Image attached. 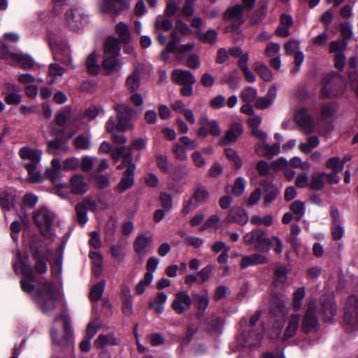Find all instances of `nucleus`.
Segmentation results:
<instances>
[{
    "instance_id": "obj_1",
    "label": "nucleus",
    "mask_w": 358,
    "mask_h": 358,
    "mask_svg": "<svg viewBox=\"0 0 358 358\" xmlns=\"http://www.w3.org/2000/svg\"><path fill=\"white\" fill-rule=\"evenodd\" d=\"M33 297L43 313L52 311L59 298V291L50 281L40 284V287L34 293Z\"/></svg>"
},
{
    "instance_id": "obj_2",
    "label": "nucleus",
    "mask_w": 358,
    "mask_h": 358,
    "mask_svg": "<svg viewBox=\"0 0 358 358\" xmlns=\"http://www.w3.org/2000/svg\"><path fill=\"white\" fill-rule=\"evenodd\" d=\"M33 218L43 236L50 238L54 236L56 215L53 211L46 207L40 208L34 212Z\"/></svg>"
},
{
    "instance_id": "obj_3",
    "label": "nucleus",
    "mask_w": 358,
    "mask_h": 358,
    "mask_svg": "<svg viewBox=\"0 0 358 358\" xmlns=\"http://www.w3.org/2000/svg\"><path fill=\"white\" fill-rule=\"evenodd\" d=\"M31 250L35 260V270L39 274L47 272L46 262L50 255L49 250L43 241L35 240L31 244Z\"/></svg>"
},
{
    "instance_id": "obj_4",
    "label": "nucleus",
    "mask_w": 358,
    "mask_h": 358,
    "mask_svg": "<svg viewBox=\"0 0 358 358\" xmlns=\"http://www.w3.org/2000/svg\"><path fill=\"white\" fill-rule=\"evenodd\" d=\"M344 324L349 331H358V296L348 297L344 308Z\"/></svg>"
},
{
    "instance_id": "obj_5",
    "label": "nucleus",
    "mask_w": 358,
    "mask_h": 358,
    "mask_svg": "<svg viewBox=\"0 0 358 358\" xmlns=\"http://www.w3.org/2000/svg\"><path fill=\"white\" fill-rule=\"evenodd\" d=\"M243 242L245 245H253L257 250L266 253L269 252L272 245L271 239L261 229H256L247 233L243 236Z\"/></svg>"
},
{
    "instance_id": "obj_6",
    "label": "nucleus",
    "mask_w": 358,
    "mask_h": 358,
    "mask_svg": "<svg viewBox=\"0 0 358 358\" xmlns=\"http://www.w3.org/2000/svg\"><path fill=\"white\" fill-rule=\"evenodd\" d=\"M341 77L337 73L332 72L325 75L321 81V96L324 98H332L340 92L339 84Z\"/></svg>"
},
{
    "instance_id": "obj_7",
    "label": "nucleus",
    "mask_w": 358,
    "mask_h": 358,
    "mask_svg": "<svg viewBox=\"0 0 358 358\" xmlns=\"http://www.w3.org/2000/svg\"><path fill=\"white\" fill-rule=\"evenodd\" d=\"M316 311V302L310 301L301 323V330L305 334L316 332L319 330L320 324Z\"/></svg>"
},
{
    "instance_id": "obj_8",
    "label": "nucleus",
    "mask_w": 358,
    "mask_h": 358,
    "mask_svg": "<svg viewBox=\"0 0 358 358\" xmlns=\"http://www.w3.org/2000/svg\"><path fill=\"white\" fill-rule=\"evenodd\" d=\"M347 43L343 40L333 41L329 43V52L334 61V66L339 71H343L345 65V55Z\"/></svg>"
},
{
    "instance_id": "obj_9",
    "label": "nucleus",
    "mask_w": 358,
    "mask_h": 358,
    "mask_svg": "<svg viewBox=\"0 0 358 358\" xmlns=\"http://www.w3.org/2000/svg\"><path fill=\"white\" fill-rule=\"evenodd\" d=\"M293 118L294 122L302 129L303 133L310 134L313 132L314 122L306 108L303 107L296 108L294 110Z\"/></svg>"
},
{
    "instance_id": "obj_10",
    "label": "nucleus",
    "mask_w": 358,
    "mask_h": 358,
    "mask_svg": "<svg viewBox=\"0 0 358 358\" xmlns=\"http://www.w3.org/2000/svg\"><path fill=\"white\" fill-rule=\"evenodd\" d=\"M129 5L126 0H101L99 3V11L103 14L112 13L115 17L118 16L124 10H127Z\"/></svg>"
},
{
    "instance_id": "obj_11",
    "label": "nucleus",
    "mask_w": 358,
    "mask_h": 358,
    "mask_svg": "<svg viewBox=\"0 0 358 358\" xmlns=\"http://www.w3.org/2000/svg\"><path fill=\"white\" fill-rule=\"evenodd\" d=\"M209 198V192L202 186L198 187L194 192L192 198L184 206L182 213L188 214L191 210L195 209L199 206L204 203Z\"/></svg>"
},
{
    "instance_id": "obj_12",
    "label": "nucleus",
    "mask_w": 358,
    "mask_h": 358,
    "mask_svg": "<svg viewBox=\"0 0 358 358\" xmlns=\"http://www.w3.org/2000/svg\"><path fill=\"white\" fill-rule=\"evenodd\" d=\"M96 202L91 198L86 197L82 202L78 203L76 206V219L81 225H85L88 220L87 211H96Z\"/></svg>"
},
{
    "instance_id": "obj_13",
    "label": "nucleus",
    "mask_w": 358,
    "mask_h": 358,
    "mask_svg": "<svg viewBox=\"0 0 358 358\" xmlns=\"http://www.w3.org/2000/svg\"><path fill=\"white\" fill-rule=\"evenodd\" d=\"M50 46L53 51L54 59L56 62H59L64 65L69 64L72 68L71 50L66 44L58 45L52 41L50 42Z\"/></svg>"
},
{
    "instance_id": "obj_14",
    "label": "nucleus",
    "mask_w": 358,
    "mask_h": 358,
    "mask_svg": "<svg viewBox=\"0 0 358 358\" xmlns=\"http://www.w3.org/2000/svg\"><path fill=\"white\" fill-rule=\"evenodd\" d=\"M62 163L58 159H53L51 161V166L45 169V174L46 177L59 189L66 187V183H59L62 177Z\"/></svg>"
},
{
    "instance_id": "obj_15",
    "label": "nucleus",
    "mask_w": 358,
    "mask_h": 358,
    "mask_svg": "<svg viewBox=\"0 0 358 358\" xmlns=\"http://www.w3.org/2000/svg\"><path fill=\"white\" fill-rule=\"evenodd\" d=\"M338 179L334 173H314L309 182V187L314 190L321 189L326 183L336 184Z\"/></svg>"
},
{
    "instance_id": "obj_16",
    "label": "nucleus",
    "mask_w": 358,
    "mask_h": 358,
    "mask_svg": "<svg viewBox=\"0 0 358 358\" xmlns=\"http://www.w3.org/2000/svg\"><path fill=\"white\" fill-rule=\"evenodd\" d=\"M62 320L64 322V336L61 342L57 341V331L56 329L52 328L51 329L50 334L52 338V341L54 343H57L58 344L62 345H69L72 342L73 340V331L70 327V321L69 316L65 314H61L60 315L55 317V321H57L59 320Z\"/></svg>"
},
{
    "instance_id": "obj_17",
    "label": "nucleus",
    "mask_w": 358,
    "mask_h": 358,
    "mask_svg": "<svg viewBox=\"0 0 358 358\" xmlns=\"http://www.w3.org/2000/svg\"><path fill=\"white\" fill-rule=\"evenodd\" d=\"M171 79L173 83L179 85H193L196 82L191 72L183 69L173 70L171 73Z\"/></svg>"
},
{
    "instance_id": "obj_18",
    "label": "nucleus",
    "mask_w": 358,
    "mask_h": 358,
    "mask_svg": "<svg viewBox=\"0 0 358 358\" xmlns=\"http://www.w3.org/2000/svg\"><path fill=\"white\" fill-rule=\"evenodd\" d=\"M191 304L192 299L187 292H180L172 302V308L178 314H182L190 308Z\"/></svg>"
},
{
    "instance_id": "obj_19",
    "label": "nucleus",
    "mask_w": 358,
    "mask_h": 358,
    "mask_svg": "<svg viewBox=\"0 0 358 358\" xmlns=\"http://www.w3.org/2000/svg\"><path fill=\"white\" fill-rule=\"evenodd\" d=\"M322 310L324 320L330 322L336 313V306L332 294H325L321 299Z\"/></svg>"
},
{
    "instance_id": "obj_20",
    "label": "nucleus",
    "mask_w": 358,
    "mask_h": 358,
    "mask_svg": "<svg viewBox=\"0 0 358 358\" xmlns=\"http://www.w3.org/2000/svg\"><path fill=\"white\" fill-rule=\"evenodd\" d=\"M243 132V125L238 122H233L230 124L229 129L225 132V134L220 139V142L224 145L236 142L237 139L241 136Z\"/></svg>"
},
{
    "instance_id": "obj_21",
    "label": "nucleus",
    "mask_w": 358,
    "mask_h": 358,
    "mask_svg": "<svg viewBox=\"0 0 358 358\" xmlns=\"http://www.w3.org/2000/svg\"><path fill=\"white\" fill-rule=\"evenodd\" d=\"M143 66L141 64L134 66V70L129 74L125 81V86L130 92H137L141 86V72Z\"/></svg>"
},
{
    "instance_id": "obj_22",
    "label": "nucleus",
    "mask_w": 358,
    "mask_h": 358,
    "mask_svg": "<svg viewBox=\"0 0 358 358\" xmlns=\"http://www.w3.org/2000/svg\"><path fill=\"white\" fill-rule=\"evenodd\" d=\"M280 150V143L269 145L266 141H260L255 145V152L261 157H272L279 154Z\"/></svg>"
},
{
    "instance_id": "obj_23",
    "label": "nucleus",
    "mask_w": 358,
    "mask_h": 358,
    "mask_svg": "<svg viewBox=\"0 0 358 358\" xmlns=\"http://www.w3.org/2000/svg\"><path fill=\"white\" fill-rule=\"evenodd\" d=\"M83 16L80 10L71 9L66 13L67 25L72 30L76 31L83 27Z\"/></svg>"
},
{
    "instance_id": "obj_24",
    "label": "nucleus",
    "mask_w": 358,
    "mask_h": 358,
    "mask_svg": "<svg viewBox=\"0 0 358 358\" xmlns=\"http://www.w3.org/2000/svg\"><path fill=\"white\" fill-rule=\"evenodd\" d=\"M278 87L271 86L265 96L259 97L255 101V107L258 109H266L271 106L277 96Z\"/></svg>"
},
{
    "instance_id": "obj_25",
    "label": "nucleus",
    "mask_w": 358,
    "mask_h": 358,
    "mask_svg": "<svg viewBox=\"0 0 358 358\" xmlns=\"http://www.w3.org/2000/svg\"><path fill=\"white\" fill-rule=\"evenodd\" d=\"M20 157L23 159H28L30 162L26 164L38 166L41 160V151L32 150L28 147H22L19 151Z\"/></svg>"
},
{
    "instance_id": "obj_26",
    "label": "nucleus",
    "mask_w": 358,
    "mask_h": 358,
    "mask_svg": "<svg viewBox=\"0 0 358 358\" xmlns=\"http://www.w3.org/2000/svg\"><path fill=\"white\" fill-rule=\"evenodd\" d=\"M13 65L18 66L24 69H31L36 65L34 59L29 55L24 53H15L12 56Z\"/></svg>"
},
{
    "instance_id": "obj_27",
    "label": "nucleus",
    "mask_w": 358,
    "mask_h": 358,
    "mask_svg": "<svg viewBox=\"0 0 358 358\" xmlns=\"http://www.w3.org/2000/svg\"><path fill=\"white\" fill-rule=\"evenodd\" d=\"M17 262L15 264V270L17 271L20 268L21 272L26 275L28 278L33 280L34 278V273L31 267L29 264V258L27 256H22L20 251L16 253Z\"/></svg>"
},
{
    "instance_id": "obj_28",
    "label": "nucleus",
    "mask_w": 358,
    "mask_h": 358,
    "mask_svg": "<svg viewBox=\"0 0 358 358\" xmlns=\"http://www.w3.org/2000/svg\"><path fill=\"white\" fill-rule=\"evenodd\" d=\"M268 262V259L265 255L255 253L250 256H242L240 266L242 268H245L250 266L264 264Z\"/></svg>"
},
{
    "instance_id": "obj_29",
    "label": "nucleus",
    "mask_w": 358,
    "mask_h": 358,
    "mask_svg": "<svg viewBox=\"0 0 358 358\" xmlns=\"http://www.w3.org/2000/svg\"><path fill=\"white\" fill-rule=\"evenodd\" d=\"M152 240L153 238L151 235H138L134 242L135 252L139 255H145L146 254L145 250L151 245Z\"/></svg>"
},
{
    "instance_id": "obj_30",
    "label": "nucleus",
    "mask_w": 358,
    "mask_h": 358,
    "mask_svg": "<svg viewBox=\"0 0 358 358\" xmlns=\"http://www.w3.org/2000/svg\"><path fill=\"white\" fill-rule=\"evenodd\" d=\"M71 191L73 194H83L89 188L85 178L80 175L73 176L70 180Z\"/></svg>"
},
{
    "instance_id": "obj_31",
    "label": "nucleus",
    "mask_w": 358,
    "mask_h": 358,
    "mask_svg": "<svg viewBox=\"0 0 358 358\" xmlns=\"http://www.w3.org/2000/svg\"><path fill=\"white\" fill-rule=\"evenodd\" d=\"M300 315L299 314L292 315L289 320L287 326L282 336V341H285L295 335L299 328Z\"/></svg>"
},
{
    "instance_id": "obj_32",
    "label": "nucleus",
    "mask_w": 358,
    "mask_h": 358,
    "mask_svg": "<svg viewBox=\"0 0 358 358\" xmlns=\"http://www.w3.org/2000/svg\"><path fill=\"white\" fill-rule=\"evenodd\" d=\"M102 66L106 75H111L121 69L122 64L115 55H113L103 59Z\"/></svg>"
},
{
    "instance_id": "obj_33",
    "label": "nucleus",
    "mask_w": 358,
    "mask_h": 358,
    "mask_svg": "<svg viewBox=\"0 0 358 358\" xmlns=\"http://www.w3.org/2000/svg\"><path fill=\"white\" fill-rule=\"evenodd\" d=\"M261 185L264 187V202L266 205H269L277 198L279 189L266 180L263 181Z\"/></svg>"
},
{
    "instance_id": "obj_34",
    "label": "nucleus",
    "mask_w": 358,
    "mask_h": 358,
    "mask_svg": "<svg viewBox=\"0 0 358 358\" xmlns=\"http://www.w3.org/2000/svg\"><path fill=\"white\" fill-rule=\"evenodd\" d=\"M131 169H126L124 172L123 177L121 179L120 182L117 185V189L120 192H123L126 189L130 188L134 182V171H132L133 166H131Z\"/></svg>"
},
{
    "instance_id": "obj_35",
    "label": "nucleus",
    "mask_w": 358,
    "mask_h": 358,
    "mask_svg": "<svg viewBox=\"0 0 358 358\" xmlns=\"http://www.w3.org/2000/svg\"><path fill=\"white\" fill-rule=\"evenodd\" d=\"M226 220L230 223L237 222L243 225L248 222V217L243 210L241 208H233L229 212Z\"/></svg>"
},
{
    "instance_id": "obj_36",
    "label": "nucleus",
    "mask_w": 358,
    "mask_h": 358,
    "mask_svg": "<svg viewBox=\"0 0 358 358\" xmlns=\"http://www.w3.org/2000/svg\"><path fill=\"white\" fill-rule=\"evenodd\" d=\"M243 10V6L241 5H236L234 7L229 8L224 13V18L241 24L242 22Z\"/></svg>"
},
{
    "instance_id": "obj_37",
    "label": "nucleus",
    "mask_w": 358,
    "mask_h": 358,
    "mask_svg": "<svg viewBox=\"0 0 358 358\" xmlns=\"http://www.w3.org/2000/svg\"><path fill=\"white\" fill-rule=\"evenodd\" d=\"M302 160L298 157H294L288 162L284 157H280L277 161L272 163V166L275 169H280L286 168L288 164L294 168H300Z\"/></svg>"
},
{
    "instance_id": "obj_38",
    "label": "nucleus",
    "mask_w": 358,
    "mask_h": 358,
    "mask_svg": "<svg viewBox=\"0 0 358 358\" xmlns=\"http://www.w3.org/2000/svg\"><path fill=\"white\" fill-rule=\"evenodd\" d=\"M249 59L248 54H245L238 62V65L242 70L246 80L249 83H255L256 80L255 75L248 67V62Z\"/></svg>"
},
{
    "instance_id": "obj_39",
    "label": "nucleus",
    "mask_w": 358,
    "mask_h": 358,
    "mask_svg": "<svg viewBox=\"0 0 358 358\" xmlns=\"http://www.w3.org/2000/svg\"><path fill=\"white\" fill-rule=\"evenodd\" d=\"M120 41L114 37L108 38L105 42L104 52L106 54L115 55L120 53Z\"/></svg>"
},
{
    "instance_id": "obj_40",
    "label": "nucleus",
    "mask_w": 358,
    "mask_h": 358,
    "mask_svg": "<svg viewBox=\"0 0 358 358\" xmlns=\"http://www.w3.org/2000/svg\"><path fill=\"white\" fill-rule=\"evenodd\" d=\"M167 295L164 292H159L155 298L150 303L157 314H161L164 310V304L166 302Z\"/></svg>"
},
{
    "instance_id": "obj_41",
    "label": "nucleus",
    "mask_w": 358,
    "mask_h": 358,
    "mask_svg": "<svg viewBox=\"0 0 358 358\" xmlns=\"http://www.w3.org/2000/svg\"><path fill=\"white\" fill-rule=\"evenodd\" d=\"M115 32L120 40L123 43H128L130 41V31L129 27L123 22H118L115 26Z\"/></svg>"
},
{
    "instance_id": "obj_42",
    "label": "nucleus",
    "mask_w": 358,
    "mask_h": 358,
    "mask_svg": "<svg viewBox=\"0 0 358 358\" xmlns=\"http://www.w3.org/2000/svg\"><path fill=\"white\" fill-rule=\"evenodd\" d=\"M85 65L87 71L92 75H97L99 72V66L97 64V55L93 52L87 57Z\"/></svg>"
},
{
    "instance_id": "obj_43",
    "label": "nucleus",
    "mask_w": 358,
    "mask_h": 358,
    "mask_svg": "<svg viewBox=\"0 0 358 358\" xmlns=\"http://www.w3.org/2000/svg\"><path fill=\"white\" fill-rule=\"evenodd\" d=\"M172 22L164 16L158 15L156 17L155 22V29L156 32H159L162 30L164 31H169L172 28Z\"/></svg>"
},
{
    "instance_id": "obj_44",
    "label": "nucleus",
    "mask_w": 358,
    "mask_h": 358,
    "mask_svg": "<svg viewBox=\"0 0 358 358\" xmlns=\"http://www.w3.org/2000/svg\"><path fill=\"white\" fill-rule=\"evenodd\" d=\"M345 161L341 159L338 157H334L329 158L327 163L326 166L328 169H331L335 175L341 172L344 167Z\"/></svg>"
},
{
    "instance_id": "obj_45",
    "label": "nucleus",
    "mask_w": 358,
    "mask_h": 358,
    "mask_svg": "<svg viewBox=\"0 0 358 358\" xmlns=\"http://www.w3.org/2000/svg\"><path fill=\"white\" fill-rule=\"evenodd\" d=\"M257 91L253 87H247L243 89L240 94L241 99L245 103H251L256 101Z\"/></svg>"
},
{
    "instance_id": "obj_46",
    "label": "nucleus",
    "mask_w": 358,
    "mask_h": 358,
    "mask_svg": "<svg viewBox=\"0 0 358 358\" xmlns=\"http://www.w3.org/2000/svg\"><path fill=\"white\" fill-rule=\"evenodd\" d=\"M117 113V117H124L131 119L134 114V110L127 104L121 103L115 106Z\"/></svg>"
},
{
    "instance_id": "obj_47",
    "label": "nucleus",
    "mask_w": 358,
    "mask_h": 358,
    "mask_svg": "<svg viewBox=\"0 0 358 358\" xmlns=\"http://www.w3.org/2000/svg\"><path fill=\"white\" fill-rule=\"evenodd\" d=\"M94 344L96 348H103L107 345H115L116 342L113 335L101 334L95 340Z\"/></svg>"
},
{
    "instance_id": "obj_48",
    "label": "nucleus",
    "mask_w": 358,
    "mask_h": 358,
    "mask_svg": "<svg viewBox=\"0 0 358 358\" xmlns=\"http://www.w3.org/2000/svg\"><path fill=\"white\" fill-rule=\"evenodd\" d=\"M105 285V281L101 280L92 287L90 293V298L92 301H98L101 298L104 291Z\"/></svg>"
},
{
    "instance_id": "obj_49",
    "label": "nucleus",
    "mask_w": 358,
    "mask_h": 358,
    "mask_svg": "<svg viewBox=\"0 0 358 358\" xmlns=\"http://www.w3.org/2000/svg\"><path fill=\"white\" fill-rule=\"evenodd\" d=\"M255 71L257 74L266 82H269L273 78V73L271 70L262 63L255 64Z\"/></svg>"
},
{
    "instance_id": "obj_50",
    "label": "nucleus",
    "mask_w": 358,
    "mask_h": 358,
    "mask_svg": "<svg viewBox=\"0 0 358 358\" xmlns=\"http://www.w3.org/2000/svg\"><path fill=\"white\" fill-rule=\"evenodd\" d=\"M287 272V269L285 266H279L275 269L273 281L275 286H281L286 282Z\"/></svg>"
},
{
    "instance_id": "obj_51",
    "label": "nucleus",
    "mask_w": 358,
    "mask_h": 358,
    "mask_svg": "<svg viewBox=\"0 0 358 358\" xmlns=\"http://www.w3.org/2000/svg\"><path fill=\"white\" fill-rule=\"evenodd\" d=\"M196 36L200 41L208 43H214L217 40V33L214 29H209L206 33L198 30Z\"/></svg>"
},
{
    "instance_id": "obj_52",
    "label": "nucleus",
    "mask_w": 358,
    "mask_h": 358,
    "mask_svg": "<svg viewBox=\"0 0 358 358\" xmlns=\"http://www.w3.org/2000/svg\"><path fill=\"white\" fill-rule=\"evenodd\" d=\"M194 299L196 303L198 308V315L201 317L203 315V312L207 308L209 304V301L207 296L195 294L193 295Z\"/></svg>"
},
{
    "instance_id": "obj_53",
    "label": "nucleus",
    "mask_w": 358,
    "mask_h": 358,
    "mask_svg": "<svg viewBox=\"0 0 358 358\" xmlns=\"http://www.w3.org/2000/svg\"><path fill=\"white\" fill-rule=\"evenodd\" d=\"M36 166L31 164H25V167L29 176V180L32 183H38L43 181L42 174L36 171Z\"/></svg>"
},
{
    "instance_id": "obj_54",
    "label": "nucleus",
    "mask_w": 358,
    "mask_h": 358,
    "mask_svg": "<svg viewBox=\"0 0 358 358\" xmlns=\"http://www.w3.org/2000/svg\"><path fill=\"white\" fill-rule=\"evenodd\" d=\"M75 147L78 150H88L90 148V137L79 135L73 141Z\"/></svg>"
},
{
    "instance_id": "obj_55",
    "label": "nucleus",
    "mask_w": 358,
    "mask_h": 358,
    "mask_svg": "<svg viewBox=\"0 0 358 358\" xmlns=\"http://www.w3.org/2000/svg\"><path fill=\"white\" fill-rule=\"evenodd\" d=\"M153 280V276H152L150 273H146L143 279L140 280L136 287V292L137 294H142L145 289V287L151 284Z\"/></svg>"
},
{
    "instance_id": "obj_56",
    "label": "nucleus",
    "mask_w": 358,
    "mask_h": 358,
    "mask_svg": "<svg viewBox=\"0 0 358 358\" xmlns=\"http://www.w3.org/2000/svg\"><path fill=\"white\" fill-rule=\"evenodd\" d=\"M300 41L296 39H291L287 41L284 45L285 53L288 55L296 54V52H300Z\"/></svg>"
},
{
    "instance_id": "obj_57",
    "label": "nucleus",
    "mask_w": 358,
    "mask_h": 358,
    "mask_svg": "<svg viewBox=\"0 0 358 358\" xmlns=\"http://www.w3.org/2000/svg\"><path fill=\"white\" fill-rule=\"evenodd\" d=\"M250 222L254 225H265L271 226L273 223V217L271 215H266L264 217L255 215L250 219Z\"/></svg>"
},
{
    "instance_id": "obj_58",
    "label": "nucleus",
    "mask_w": 358,
    "mask_h": 358,
    "mask_svg": "<svg viewBox=\"0 0 358 358\" xmlns=\"http://www.w3.org/2000/svg\"><path fill=\"white\" fill-rule=\"evenodd\" d=\"M224 153L227 159L234 162L237 169H240L242 166V161L236 151L232 148H226Z\"/></svg>"
},
{
    "instance_id": "obj_59",
    "label": "nucleus",
    "mask_w": 358,
    "mask_h": 358,
    "mask_svg": "<svg viewBox=\"0 0 358 358\" xmlns=\"http://www.w3.org/2000/svg\"><path fill=\"white\" fill-rule=\"evenodd\" d=\"M117 120L116 125L117 131L123 132L134 129V124L130 121V119L121 117H117Z\"/></svg>"
},
{
    "instance_id": "obj_60",
    "label": "nucleus",
    "mask_w": 358,
    "mask_h": 358,
    "mask_svg": "<svg viewBox=\"0 0 358 358\" xmlns=\"http://www.w3.org/2000/svg\"><path fill=\"white\" fill-rule=\"evenodd\" d=\"M305 296V289L303 287L299 288L293 294V307L295 310H299L301 307L302 300Z\"/></svg>"
},
{
    "instance_id": "obj_61",
    "label": "nucleus",
    "mask_w": 358,
    "mask_h": 358,
    "mask_svg": "<svg viewBox=\"0 0 358 358\" xmlns=\"http://www.w3.org/2000/svg\"><path fill=\"white\" fill-rule=\"evenodd\" d=\"M290 209L293 212L295 219L299 220L305 212L304 203L300 201H296L291 205Z\"/></svg>"
},
{
    "instance_id": "obj_62",
    "label": "nucleus",
    "mask_w": 358,
    "mask_h": 358,
    "mask_svg": "<svg viewBox=\"0 0 358 358\" xmlns=\"http://www.w3.org/2000/svg\"><path fill=\"white\" fill-rule=\"evenodd\" d=\"M245 183L246 182L243 178H237L232 188L233 194L235 196L241 195L245 191Z\"/></svg>"
},
{
    "instance_id": "obj_63",
    "label": "nucleus",
    "mask_w": 358,
    "mask_h": 358,
    "mask_svg": "<svg viewBox=\"0 0 358 358\" xmlns=\"http://www.w3.org/2000/svg\"><path fill=\"white\" fill-rule=\"evenodd\" d=\"M79 166V160L75 157L66 159L62 163V169L65 171H70L76 169Z\"/></svg>"
},
{
    "instance_id": "obj_64",
    "label": "nucleus",
    "mask_w": 358,
    "mask_h": 358,
    "mask_svg": "<svg viewBox=\"0 0 358 358\" xmlns=\"http://www.w3.org/2000/svg\"><path fill=\"white\" fill-rule=\"evenodd\" d=\"M337 111V106L331 103L329 104H325L322 107L321 109V115L323 119L329 118L333 116L336 112Z\"/></svg>"
}]
</instances>
